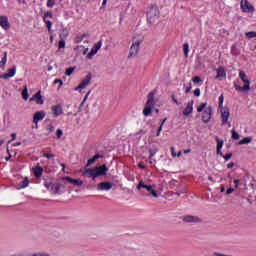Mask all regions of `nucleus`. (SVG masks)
Wrapping results in <instances>:
<instances>
[{
	"instance_id": "nucleus-1",
	"label": "nucleus",
	"mask_w": 256,
	"mask_h": 256,
	"mask_svg": "<svg viewBox=\"0 0 256 256\" xmlns=\"http://www.w3.org/2000/svg\"><path fill=\"white\" fill-rule=\"evenodd\" d=\"M155 187H157V184L153 183L151 179H145L139 181L136 189H138L139 191H141V189H144L145 191H147L150 197L159 199V194H157V190H155Z\"/></svg>"
},
{
	"instance_id": "nucleus-2",
	"label": "nucleus",
	"mask_w": 256,
	"mask_h": 256,
	"mask_svg": "<svg viewBox=\"0 0 256 256\" xmlns=\"http://www.w3.org/2000/svg\"><path fill=\"white\" fill-rule=\"evenodd\" d=\"M197 113L201 115L203 123H209L213 119V107L207 102H202L198 105Z\"/></svg>"
},
{
	"instance_id": "nucleus-3",
	"label": "nucleus",
	"mask_w": 256,
	"mask_h": 256,
	"mask_svg": "<svg viewBox=\"0 0 256 256\" xmlns=\"http://www.w3.org/2000/svg\"><path fill=\"white\" fill-rule=\"evenodd\" d=\"M107 171H109V168H107L106 165H102L94 168H85L83 174L87 175V177H90L91 179H97V177L107 175Z\"/></svg>"
},
{
	"instance_id": "nucleus-4",
	"label": "nucleus",
	"mask_w": 256,
	"mask_h": 256,
	"mask_svg": "<svg viewBox=\"0 0 256 256\" xmlns=\"http://www.w3.org/2000/svg\"><path fill=\"white\" fill-rule=\"evenodd\" d=\"M159 17H161L159 6H157V4L150 6L146 14L148 23H150V25H155V23L159 22Z\"/></svg>"
},
{
	"instance_id": "nucleus-5",
	"label": "nucleus",
	"mask_w": 256,
	"mask_h": 256,
	"mask_svg": "<svg viewBox=\"0 0 256 256\" xmlns=\"http://www.w3.org/2000/svg\"><path fill=\"white\" fill-rule=\"evenodd\" d=\"M238 76L239 79H241L243 86L235 85L236 91H239L240 93L249 91L251 89V80H249V76H247V73L241 70L239 71Z\"/></svg>"
},
{
	"instance_id": "nucleus-6",
	"label": "nucleus",
	"mask_w": 256,
	"mask_h": 256,
	"mask_svg": "<svg viewBox=\"0 0 256 256\" xmlns=\"http://www.w3.org/2000/svg\"><path fill=\"white\" fill-rule=\"evenodd\" d=\"M141 45H143V38L139 35L133 36L129 52L130 57H137V55H139Z\"/></svg>"
},
{
	"instance_id": "nucleus-7",
	"label": "nucleus",
	"mask_w": 256,
	"mask_h": 256,
	"mask_svg": "<svg viewBox=\"0 0 256 256\" xmlns=\"http://www.w3.org/2000/svg\"><path fill=\"white\" fill-rule=\"evenodd\" d=\"M154 107H155V98H153V95H149L143 110V115L145 117H149V115H151V113L153 112Z\"/></svg>"
},
{
	"instance_id": "nucleus-8",
	"label": "nucleus",
	"mask_w": 256,
	"mask_h": 256,
	"mask_svg": "<svg viewBox=\"0 0 256 256\" xmlns=\"http://www.w3.org/2000/svg\"><path fill=\"white\" fill-rule=\"evenodd\" d=\"M218 111L221 115L222 125H229V117H231V111L227 106H221L218 108Z\"/></svg>"
},
{
	"instance_id": "nucleus-9",
	"label": "nucleus",
	"mask_w": 256,
	"mask_h": 256,
	"mask_svg": "<svg viewBox=\"0 0 256 256\" xmlns=\"http://www.w3.org/2000/svg\"><path fill=\"white\" fill-rule=\"evenodd\" d=\"M240 9H242L243 13H248L250 15H253V13H255V6H253V4H251V2H248L247 0H241Z\"/></svg>"
},
{
	"instance_id": "nucleus-10",
	"label": "nucleus",
	"mask_w": 256,
	"mask_h": 256,
	"mask_svg": "<svg viewBox=\"0 0 256 256\" xmlns=\"http://www.w3.org/2000/svg\"><path fill=\"white\" fill-rule=\"evenodd\" d=\"M101 47H103V42L98 41L97 43H95L93 45V47L91 48V51L86 55V59H93V57H95V55H97L99 49H101Z\"/></svg>"
},
{
	"instance_id": "nucleus-11",
	"label": "nucleus",
	"mask_w": 256,
	"mask_h": 256,
	"mask_svg": "<svg viewBox=\"0 0 256 256\" xmlns=\"http://www.w3.org/2000/svg\"><path fill=\"white\" fill-rule=\"evenodd\" d=\"M91 85V76H86L82 82L75 88V91H83V89H87Z\"/></svg>"
},
{
	"instance_id": "nucleus-12",
	"label": "nucleus",
	"mask_w": 256,
	"mask_h": 256,
	"mask_svg": "<svg viewBox=\"0 0 256 256\" xmlns=\"http://www.w3.org/2000/svg\"><path fill=\"white\" fill-rule=\"evenodd\" d=\"M31 102L36 103V105H43L45 103V100L43 99V95H41V91H38L35 93L31 98Z\"/></svg>"
},
{
	"instance_id": "nucleus-13",
	"label": "nucleus",
	"mask_w": 256,
	"mask_h": 256,
	"mask_svg": "<svg viewBox=\"0 0 256 256\" xmlns=\"http://www.w3.org/2000/svg\"><path fill=\"white\" fill-rule=\"evenodd\" d=\"M0 27L4 31H9V29H11V23H9V17H7V16H0Z\"/></svg>"
},
{
	"instance_id": "nucleus-14",
	"label": "nucleus",
	"mask_w": 256,
	"mask_h": 256,
	"mask_svg": "<svg viewBox=\"0 0 256 256\" xmlns=\"http://www.w3.org/2000/svg\"><path fill=\"white\" fill-rule=\"evenodd\" d=\"M45 187L48 188L49 191H53V193H59V189H61L62 185L54 182H46Z\"/></svg>"
},
{
	"instance_id": "nucleus-15",
	"label": "nucleus",
	"mask_w": 256,
	"mask_h": 256,
	"mask_svg": "<svg viewBox=\"0 0 256 256\" xmlns=\"http://www.w3.org/2000/svg\"><path fill=\"white\" fill-rule=\"evenodd\" d=\"M51 111L53 117H60V115H63V106H61V104L54 105L52 106Z\"/></svg>"
},
{
	"instance_id": "nucleus-16",
	"label": "nucleus",
	"mask_w": 256,
	"mask_h": 256,
	"mask_svg": "<svg viewBox=\"0 0 256 256\" xmlns=\"http://www.w3.org/2000/svg\"><path fill=\"white\" fill-rule=\"evenodd\" d=\"M110 189H113V183L111 182H101L97 185L98 191H110Z\"/></svg>"
},
{
	"instance_id": "nucleus-17",
	"label": "nucleus",
	"mask_w": 256,
	"mask_h": 256,
	"mask_svg": "<svg viewBox=\"0 0 256 256\" xmlns=\"http://www.w3.org/2000/svg\"><path fill=\"white\" fill-rule=\"evenodd\" d=\"M17 73V68L13 67L12 69H9L7 73L1 74L0 79H4L7 81V79H11V77H15V74Z\"/></svg>"
},
{
	"instance_id": "nucleus-18",
	"label": "nucleus",
	"mask_w": 256,
	"mask_h": 256,
	"mask_svg": "<svg viewBox=\"0 0 256 256\" xmlns=\"http://www.w3.org/2000/svg\"><path fill=\"white\" fill-rule=\"evenodd\" d=\"M193 104H194L193 100H190L187 103L186 107L183 110V116L184 117H189V115L193 114Z\"/></svg>"
},
{
	"instance_id": "nucleus-19",
	"label": "nucleus",
	"mask_w": 256,
	"mask_h": 256,
	"mask_svg": "<svg viewBox=\"0 0 256 256\" xmlns=\"http://www.w3.org/2000/svg\"><path fill=\"white\" fill-rule=\"evenodd\" d=\"M45 115H46L45 111H43V110L35 112L34 116H33V123H35V125H37V123H39V121H43Z\"/></svg>"
},
{
	"instance_id": "nucleus-20",
	"label": "nucleus",
	"mask_w": 256,
	"mask_h": 256,
	"mask_svg": "<svg viewBox=\"0 0 256 256\" xmlns=\"http://www.w3.org/2000/svg\"><path fill=\"white\" fill-rule=\"evenodd\" d=\"M216 79H219V81L227 78V72H225V68L220 67L216 70Z\"/></svg>"
},
{
	"instance_id": "nucleus-21",
	"label": "nucleus",
	"mask_w": 256,
	"mask_h": 256,
	"mask_svg": "<svg viewBox=\"0 0 256 256\" xmlns=\"http://www.w3.org/2000/svg\"><path fill=\"white\" fill-rule=\"evenodd\" d=\"M184 221H186V223H201V218L188 215L184 217Z\"/></svg>"
},
{
	"instance_id": "nucleus-22",
	"label": "nucleus",
	"mask_w": 256,
	"mask_h": 256,
	"mask_svg": "<svg viewBox=\"0 0 256 256\" xmlns=\"http://www.w3.org/2000/svg\"><path fill=\"white\" fill-rule=\"evenodd\" d=\"M217 146H216V151L217 155H223V152L221 150L223 149L224 141L221 140V138H216Z\"/></svg>"
},
{
	"instance_id": "nucleus-23",
	"label": "nucleus",
	"mask_w": 256,
	"mask_h": 256,
	"mask_svg": "<svg viewBox=\"0 0 256 256\" xmlns=\"http://www.w3.org/2000/svg\"><path fill=\"white\" fill-rule=\"evenodd\" d=\"M33 174L35 175V177H37L39 179V177H41V175H43V167L36 165L35 167L32 168Z\"/></svg>"
},
{
	"instance_id": "nucleus-24",
	"label": "nucleus",
	"mask_w": 256,
	"mask_h": 256,
	"mask_svg": "<svg viewBox=\"0 0 256 256\" xmlns=\"http://www.w3.org/2000/svg\"><path fill=\"white\" fill-rule=\"evenodd\" d=\"M71 182V184L72 185H74V187H83V180H81V179H73L72 178V180H70Z\"/></svg>"
},
{
	"instance_id": "nucleus-25",
	"label": "nucleus",
	"mask_w": 256,
	"mask_h": 256,
	"mask_svg": "<svg viewBox=\"0 0 256 256\" xmlns=\"http://www.w3.org/2000/svg\"><path fill=\"white\" fill-rule=\"evenodd\" d=\"M97 159H101V155L99 154L94 155L92 159L88 160L86 167H91V165H93V163H95Z\"/></svg>"
},
{
	"instance_id": "nucleus-26",
	"label": "nucleus",
	"mask_w": 256,
	"mask_h": 256,
	"mask_svg": "<svg viewBox=\"0 0 256 256\" xmlns=\"http://www.w3.org/2000/svg\"><path fill=\"white\" fill-rule=\"evenodd\" d=\"M22 99H24V101H27V99H29V90L27 89V86H25L22 90Z\"/></svg>"
},
{
	"instance_id": "nucleus-27",
	"label": "nucleus",
	"mask_w": 256,
	"mask_h": 256,
	"mask_svg": "<svg viewBox=\"0 0 256 256\" xmlns=\"http://www.w3.org/2000/svg\"><path fill=\"white\" fill-rule=\"evenodd\" d=\"M5 65H7V53L4 54V57L0 61V68L5 69Z\"/></svg>"
},
{
	"instance_id": "nucleus-28",
	"label": "nucleus",
	"mask_w": 256,
	"mask_h": 256,
	"mask_svg": "<svg viewBox=\"0 0 256 256\" xmlns=\"http://www.w3.org/2000/svg\"><path fill=\"white\" fill-rule=\"evenodd\" d=\"M251 141H252L251 138L246 137V138L240 140V141L238 142V145H247V144L251 143Z\"/></svg>"
},
{
	"instance_id": "nucleus-29",
	"label": "nucleus",
	"mask_w": 256,
	"mask_h": 256,
	"mask_svg": "<svg viewBox=\"0 0 256 256\" xmlns=\"http://www.w3.org/2000/svg\"><path fill=\"white\" fill-rule=\"evenodd\" d=\"M72 73H75V67H70V68H67L66 71H65V75L67 77H71V74Z\"/></svg>"
},
{
	"instance_id": "nucleus-30",
	"label": "nucleus",
	"mask_w": 256,
	"mask_h": 256,
	"mask_svg": "<svg viewBox=\"0 0 256 256\" xmlns=\"http://www.w3.org/2000/svg\"><path fill=\"white\" fill-rule=\"evenodd\" d=\"M246 37H247V39H255L256 32L255 31L246 32Z\"/></svg>"
},
{
	"instance_id": "nucleus-31",
	"label": "nucleus",
	"mask_w": 256,
	"mask_h": 256,
	"mask_svg": "<svg viewBox=\"0 0 256 256\" xmlns=\"http://www.w3.org/2000/svg\"><path fill=\"white\" fill-rule=\"evenodd\" d=\"M25 187H29V178H24L22 185L19 187V189H25Z\"/></svg>"
},
{
	"instance_id": "nucleus-32",
	"label": "nucleus",
	"mask_w": 256,
	"mask_h": 256,
	"mask_svg": "<svg viewBox=\"0 0 256 256\" xmlns=\"http://www.w3.org/2000/svg\"><path fill=\"white\" fill-rule=\"evenodd\" d=\"M65 45H66L65 39L61 38L58 43V49H65Z\"/></svg>"
},
{
	"instance_id": "nucleus-33",
	"label": "nucleus",
	"mask_w": 256,
	"mask_h": 256,
	"mask_svg": "<svg viewBox=\"0 0 256 256\" xmlns=\"http://www.w3.org/2000/svg\"><path fill=\"white\" fill-rule=\"evenodd\" d=\"M183 49H184L185 57H188V55H189V44L185 43Z\"/></svg>"
},
{
	"instance_id": "nucleus-34",
	"label": "nucleus",
	"mask_w": 256,
	"mask_h": 256,
	"mask_svg": "<svg viewBox=\"0 0 256 256\" xmlns=\"http://www.w3.org/2000/svg\"><path fill=\"white\" fill-rule=\"evenodd\" d=\"M157 149H150L149 153H150V159H153V157H155V155H157Z\"/></svg>"
},
{
	"instance_id": "nucleus-35",
	"label": "nucleus",
	"mask_w": 256,
	"mask_h": 256,
	"mask_svg": "<svg viewBox=\"0 0 256 256\" xmlns=\"http://www.w3.org/2000/svg\"><path fill=\"white\" fill-rule=\"evenodd\" d=\"M43 157H46V159H55V154L45 153V154H43Z\"/></svg>"
},
{
	"instance_id": "nucleus-36",
	"label": "nucleus",
	"mask_w": 256,
	"mask_h": 256,
	"mask_svg": "<svg viewBox=\"0 0 256 256\" xmlns=\"http://www.w3.org/2000/svg\"><path fill=\"white\" fill-rule=\"evenodd\" d=\"M47 7H49L50 9L55 7V0H47Z\"/></svg>"
},
{
	"instance_id": "nucleus-37",
	"label": "nucleus",
	"mask_w": 256,
	"mask_h": 256,
	"mask_svg": "<svg viewBox=\"0 0 256 256\" xmlns=\"http://www.w3.org/2000/svg\"><path fill=\"white\" fill-rule=\"evenodd\" d=\"M192 81H193V83H196V84L203 83V80H201V77H199V76H195L192 79Z\"/></svg>"
},
{
	"instance_id": "nucleus-38",
	"label": "nucleus",
	"mask_w": 256,
	"mask_h": 256,
	"mask_svg": "<svg viewBox=\"0 0 256 256\" xmlns=\"http://www.w3.org/2000/svg\"><path fill=\"white\" fill-rule=\"evenodd\" d=\"M239 137V133H237V131L235 130H232V139H235V141H237Z\"/></svg>"
},
{
	"instance_id": "nucleus-39",
	"label": "nucleus",
	"mask_w": 256,
	"mask_h": 256,
	"mask_svg": "<svg viewBox=\"0 0 256 256\" xmlns=\"http://www.w3.org/2000/svg\"><path fill=\"white\" fill-rule=\"evenodd\" d=\"M54 84H59L58 89H61V87H63V81L61 79L54 80Z\"/></svg>"
},
{
	"instance_id": "nucleus-40",
	"label": "nucleus",
	"mask_w": 256,
	"mask_h": 256,
	"mask_svg": "<svg viewBox=\"0 0 256 256\" xmlns=\"http://www.w3.org/2000/svg\"><path fill=\"white\" fill-rule=\"evenodd\" d=\"M56 137L57 139H61V137H63V130L61 129L56 130Z\"/></svg>"
},
{
	"instance_id": "nucleus-41",
	"label": "nucleus",
	"mask_w": 256,
	"mask_h": 256,
	"mask_svg": "<svg viewBox=\"0 0 256 256\" xmlns=\"http://www.w3.org/2000/svg\"><path fill=\"white\" fill-rule=\"evenodd\" d=\"M73 178L69 177V176H66V177H62L61 178V181H64L66 183H71Z\"/></svg>"
},
{
	"instance_id": "nucleus-42",
	"label": "nucleus",
	"mask_w": 256,
	"mask_h": 256,
	"mask_svg": "<svg viewBox=\"0 0 256 256\" xmlns=\"http://www.w3.org/2000/svg\"><path fill=\"white\" fill-rule=\"evenodd\" d=\"M223 101H224V97H223V95H221V96L219 97V107H218V109H220L221 107H224V106H223Z\"/></svg>"
},
{
	"instance_id": "nucleus-43",
	"label": "nucleus",
	"mask_w": 256,
	"mask_h": 256,
	"mask_svg": "<svg viewBox=\"0 0 256 256\" xmlns=\"http://www.w3.org/2000/svg\"><path fill=\"white\" fill-rule=\"evenodd\" d=\"M195 97H199L201 95V90L199 88L194 90Z\"/></svg>"
},
{
	"instance_id": "nucleus-44",
	"label": "nucleus",
	"mask_w": 256,
	"mask_h": 256,
	"mask_svg": "<svg viewBox=\"0 0 256 256\" xmlns=\"http://www.w3.org/2000/svg\"><path fill=\"white\" fill-rule=\"evenodd\" d=\"M231 157H233V154L230 153V154L223 156V159H225V161H229V159H231Z\"/></svg>"
},
{
	"instance_id": "nucleus-45",
	"label": "nucleus",
	"mask_w": 256,
	"mask_h": 256,
	"mask_svg": "<svg viewBox=\"0 0 256 256\" xmlns=\"http://www.w3.org/2000/svg\"><path fill=\"white\" fill-rule=\"evenodd\" d=\"M170 149H171L172 157H174V158L177 157V153L175 152V147L172 146Z\"/></svg>"
},
{
	"instance_id": "nucleus-46",
	"label": "nucleus",
	"mask_w": 256,
	"mask_h": 256,
	"mask_svg": "<svg viewBox=\"0 0 256 256\" xmlns=\"http://www.w3.org/2000/svg\"><path fill=\"white\" fill-rule=\"evenodd\" d=\"M48 131H49V133H53V131H55V126L48 125Z\"/></svg>"
},
{
	"instance_id": "nucleus-47",
	"label": "nucleus",
	"mask_w": 256,
	"mask_h": 256,
	"mask_svg": "<svg viewBox=\"0 0 256 256\" xmlns=\"http://www.w3.org/2000/svg\"><path fill=\"white\" fill-rule=\"evenodd\" d=\"M51 21H46V27L48 28V31H51Z\"/></svg>"
},
{
	"instance_id": "nucleus-48",
	"label": "nucleus",
	"mask_w": 256,
	"mask_h": 256,
	"mask_svg": "<svg viewBox=\"0 0 256 256\" xmlns=\"http://www.w3.org/2000/svg\"><path fill=\"white\" fill-rule=\"evenodd\" d=\"M234 191H235V189L229 188V189L226 191V195H231V193H233Z\"/></svg>"
},
{
	"instance_id": "nucleus-49",
	"label": "nucleus",
	"mask_w": 256,
	"mask_h": 256,
	"mask_svg": "<svg viewBox=\"0 0 256 256\" xmlns=\"http://www.w3.org/2000/svg\"><path fill=\"white\" fill-rule=\"evenodd\" d=\"M173 103H176V105H179V101H177V98L175 96H172Z\"/></svg>"
},
{
	"instance_id": "nucleus-50",
	"label": "nucleus",
	"mask_w": 256,
	"mask_h": 256,
	"mask_svg": "<svg viewBox=\"0 0 256 256\" xmlns=\"http://www.w3.org/2000/svg\"><path fill=\"white\" fill-rule=\"evenodd\" d=\"M88 51H89V48H85L83 51V55H86V56L89 55Z\"/></svg>"
},
{
	"instance_id": "nucleus-51",
	"label": "nucleus",
	"mask_w": 256,
	"mask_h": 256,
	"mask_svg": "<svg viewBox=\"0 0 256 256\" xmlns=\"http://www.w3.org/2000/svg\"><path fill=\"white\" fill-rule=\"evenodd\" d=\"M227 167H228V169H232V167H235V164H234V163H229V164L227 165Z\"/></svg>"
},
{
	"instance_id": "nucleus-52",
	"label": "nucleus",
	"mask_w": 256,
	"mask_h": 256,
	"mask_svg": "<svg viewBox=\"0 0 256 256\" xmlns=\"http://www.w3.org/2000/svg\"><path fill=\"white\" fill-rule=\"evenodd\" d=\"M79 49H83V46H76V47H74V51H79Z\"/></svg>"
},
{
	"instance_id": "nucleus-53",
	"label": "nucleus",
	"mask_w": 256,
	"mask_h": 256,
	"mask_svg": "<svg viewBox=\"0 0 256 256\" xmlns=\"http://www.w3.org/2000/svg\"><path fill=\"white\" fill-rule=\"evenodd\" d=\"M138 167H139L140 169H145V165H143L142 163H139V164H138Z\"/></svg>"
},
{
	"instance_id": "nucleus-54",
	"label": "nucleus",
	"mask_w": 256,
	"mask_h": 256,
	"mask_svg": "<svg viewBox=\"0 0 256 256\" xmlns=\"http://www.w3.org/2000/svg\"><path fill=\"white\" fill-rule=\"evenodd\" d=\"M45 16H46V17H53V14H52L51 12H47V13L45 14Z\"/></svg>"
},
{
	"instance_id": "nucleus-55",
	"label": "nucleus",
	"mask_w": 256,
	"mask_h": 256,
	"mask_svg": "<svg viewBox=\"0 0 256 256\" xmlns=\"http://www.w3.org/2000/svg\"><path fill=\"white\" fill-rule=\"evenodd\" d=\"M191 89H192V86L190 84L189 87L186 89V93H189V91H191Z\"/></svg>"
},
{
	"instance_id": "nucleus-56",
	"label": "nucleus",
	"mask_w": 256,
	"mask_h": 256,
	"mask_svg": "<svg viewBox=\"0 0 256 256\" xmlns=\"http://www.w3.org/2000/svg\"><path fill=\"white\" fill-rule=\"evenodd\" d=\"M19 145H21V142L14 143L13 147H19Z\"/></svg>"
},
{
	"instance_id": "nucleus-57",
	"label": "nucleus",
	"mask_w": 256,
	"mask_h": 256,
	"mask_svg": "<svg viewBox=\"0 0 256 256\" xmlns=\"http://www.w3.org/2000/svg\"><path fill=\"white\" fill-rule=\"evenodd\" d=\"M165 121H167V118H164V119L162 120V122H161V124H160V125H162V127L165 125Z\"/></svg>"
},
{
	"instance_id": "nucleus-58",
	"label": "nucleus",
	"mask_w": 256,
	"mask_h": 256,
	"mask_svg": "<svg viewBox=\"0 0 256 256\" xmlns=\"http://www.w3.org/2000/svg\"><path fill=\"white\" fill-rule=\"evenodd\" d=\"M181 155H183V153L181 151H179L177 154H176V157H181Z\"/></svg>"
},
{
	"instance_id": "nucleus-59",
	"label": "nucleus",
	"mask_w": 256,
	"mask_h": 256,
	"mask_svg": "<svg viewBox=\"0 0 256 256\" xmlns=\"http://www.w3.org/2000/svg\"><path fill=\"white\" fill-rule=\"evenodd\" d=\"M234 183L236 184V188L239 187V180H234Z\"/></svg>"
},
{
	"instance_id": "nucleus-60",
	"label": "nucleus",
	"mask_w": 256,
	"mask_h": 256,
	"mask_svg": "<svg viewBox=\"0 0 256 256\" xmlns=\"http://www.w3.org/2000/svg\"><path fill=\"white\" fill-rule=\"evenodd\" d=\"M11 136H12L13 139H17V134L12 133Z\"/></svg>"
},
{
	"instance_id": "nucleus-61",
	"label": "nucleus",
	"mask_w": 256,
	"mask_h": 256,
	"mask_svg": "<svg viewBox=\"0 0 256 256\" xmlns=\"http://www.w3.org/2000/svg\"><path fill=\"white\" fill-rule=\"evenodd\" d=\"M158 131H163V124H160V127L158 128Z\"/></svg>"
},
{
	"instance_id": "nucleus-62",
	"label": "nucleus",
	"mask_w": 256,
	"mask_h": 256,
	"mask_svg": "<svg viewBox=\"0 0 256 256\" xmlns=\"http://www.w3.org/2000/svg\"><path fill=\"white\" fill-rule=\"evenodd\" d=\"M209 181H212L213 183H215V180H213V178L211 176L208 177Z\"/></svg>"
},
{
	"instance_id": "nucleus-63",
	"label": "nucleus",
	"mask_w": 256,
	"mask_h": 256,
	"mask_svg": "<svg viewBox=\"0 0 256 256\" xmlns=\"http://www.w3.org/2000/svg\"><path fill=\"white\" fill-rule=\"evenodd\" d=\"M191 151V149H186L184 150V153L187 155V153H189Z\"/></svg>"
},
{
	"instance_id": "nucleus-64",
	"label": "nucleus",
	"mask_w": 256,
	"mask_h": 256,
	"mask_svg": "<svg viewBox=\"0 0 256 256\" xmlns=\"http://www.w3.org/2000/svg\"><path fill=\"white\" fill-rule=\"evenodd\" d=\"M161 135V131H157V133H156V137H159Z\"/></svg>"
}]
</instances>
